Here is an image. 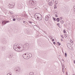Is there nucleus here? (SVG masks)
I'll use <instances>...</instances> for the list:
<instances>
[{"label": "nucleus", "mask_w": 75, "mask_h": 75, "mask_svg": "<svg viewBox=\"0 0 75 75\" xmlns=\"http://www.w3.org/2000/svg\"><path fill=\"white\" fill-rule=\"evenodd\" d=\"M17 47H16V49H18V50H19V51H23V50H24V47L21 46V45L19 44L18 45H16Z\"/></svg>", "instance_id": "obj_1"}, {"label": "nucleus", "mask_w": 75, "mask_h": 75, "mask_svg": "<svg viewBox=\"0 0 75 75\" xmlns=\"http://www.w3.org/2000/svg\"><path fill=\"white\" fill-rule=\"evenodd\" d=\"M29 4H30V5L34 6V5H35V1H29Z\"/></svg>", "instance_id": "obj_2"}, {"label": "nucleus", "mask_w": 75, "mask_h": 75, "mask_svg": "<svg viewBox=\"0 0 75 75\" xmlns=\"http://www.w3.org/2000/svg\"><path fill=\"white\" fill-rule=\"evenodd\" d=\"M9 21H3L2 22L3 25H5V24H6V23H9Z\"/></svg>", "instance_id": "obj_3"}, {"label": "nucleus", "mask_w": 75, "mask_h": 75, "mask_svg": "<svg viewBox=\"0 0 75 75\" xmlns=\"http://www.w3.org/2000/svg\"><path fill=\"white\" fill-rule=\"evenodd\" d=\"M27 55V54L26 53H25V54H23V57L24 58V59H27L26 58H28V56H27H27H26V55Z\"/></svg>", "instance_id": "obj_4"}, {"label": "nucleus", "mask_w": 75, "mask_h": 75, "mask_svg": "<svg viewBox=\"0 0 75 75\" xmlns=\"http://www.w3.org/2000/svg\"><path fill=\"white\" fill-rule=\"evenodd\" d=\"M20 68L19 67H18L16 70V73H18V72L20 71Z\"/></svg>", "instance_id": "obj_5"}, {"label": "nucleus", "mask_w": 75, "mask_h": 75, "mask_svg": "<svg viewBox=\"0 0 75 75\" xmlns=\"http://www.w3.org/2000/svg\"><path fill=\"white\" fill-rule=\"evenodd\" d=\"M37 18L38 20H42V17L41 18L39 16H37Z\"/></svg>", "instance_id": "obj_6"}, {"label": "nucleus", "mask_w": 75, "mask_h": 75, "mask_svg": "<svg viewBox=\"0 0 75 75\" xmlns=\"http://www.w3.org/2000/svg\"><path fill=\"white\" fill-rule=\"evenodd\" d=\"M36 16H37V17H38L39 16V15H40V16H42V15L41 14L39 13H35V15Z\"/></svg>", "instance_id": "obj_7"}, {"label": "nucleus", "mask_w": 75, "mask_h": 75, "mask_svg": "<svg viewBox=\"0 0 75 75\" xmlns=\"http://www.w3.org/2000/svg\"><path fill=\"white\" fill-rule=\"evenodd\" d=\"M38 27V26L37 25H35L33 26V28L34 29H37Z\"/></svg>", "instance_id": "obj_8"}, {"label": "nucleus", "mask_w": 75, "mask_h": 75, "mask_svg": "<svg viewBox=\"0 0 75 75\" xmlns=\"http://www.w3.org/2000/svg\"><path fill=\"white\" fill-rule=\"evenodd\" d=\"M67 45L68 48H70L71 47V44H70V43H67Z\"/></svg>", "instance_id": "obj_9"}, {"label": "nucleus", "mask_w": 75, "mask_h": 75, "mask_svg": "<svg viewBox=\"0 0 75 75\" xmlns=\"http://www.w3.org/2000/svg\"><path fill=\"white\" fill-rule=\"evenodd\" d=\"M19 45V44H17V45H16V44H14V45H13V47H15V49H17L16 48H17V46H16V45Z\"/></svg>", "instance_id": "obj_10"}, {"label": "nucleus", "mask_w": 75, "mask_h": 75, "mask_svg": "<svg viewBox=\"0 0 75 75\" xmlns=\"http://www.w3.org/2000/svg\"><path fill=\"white\" fill-rule=\"evenodd\" d=\"M1 50H2L3 51H4V50H5V48L4 47H1Z\"/></svg>", "instance_id": "obj_11"}, {"label": "nucleus", "mask_w": 75, "mask_h": 75, "mask_svg": "<svg viewBox=\"0 0 75 75\" xmlns=\"http://www.w3.org/2000/svg\"><path fill=\"white\" fill-rule=\"evenodd\" d=\"M60 19H59V18H57V19L56 20V21H57V22H59V21Z\"/></svg>", "instance_id": "obj_12"}, {"label": "nucleus", "mask_w": 75, "mask_h": 75, "mask_svg": "<svg viewBox=\"0 0 75 75\" xmlns=\"http://www.w3.org/2000/svg\"><path fill=\"white\" fill-rule=\"evenodd\" d=\"M49 5H50V6H52V2H49Z\"/></svg>", "instance_id": "obj_13"}, {"label": "nucleus", "mask_w": 75, "mask_h": 75, "mask_svg": "<svg viewBox=\"0 0 75 75\" xmlns=\"http://www.w3.org/2000/svg\"><path fill=\"white\" fill-rule=\"evenodd\" d=\"M29 57H30V58H31V57H32V54L30 53H29Z\"/></svg>", "instance_id": "obj_14"}, {"label": "nucleus", "mask_w": 75, "mask_h": 75, "mask_svg": "<svg viewBox=\"0 0 75 75\" xmlns=\"http://www.w3.org/2000/svg\"><path fill=\"white\" fill-rule=\"evenodd\" d=\"M29 48V46H25V49L26 50H28V49Z\"/></svg>", "instance_id": "obj_15"}, {"label": "nucleus", "mask_w": 75, "mask_h": 75, "mask_svg": "<svg viewBox=\"0 0 75 75\" xmlns=\"http://www.w3.org/2000/svg\"><path fill=\"white\" fill-rule=\"evenodd\" d=\"M45 20L46 21H47V20H48V18L47 17V16H46V17L45 18Z\"/></svg>", "instance_id": "obj_16"}, {"label": "nucleus", "mask_w": 75, "mask_h": 75, "mask_svg": "<svg viewBox=\"0 0 75 75\" xmlns=\"http://www.w3.org/2000/svg\"><path fill=\"white\" fill-rule=\"evenodd\" d=\"M4 39H3L2 40H1V42H2V43L3 44H4Z\"/></svg>", "instance_id": "obj_17"}, {"label": "nucleus", "mask_w": 75, "mask_h": 75, "mask_svg": "<svg viewBox=\"0 0 75 75\" xmlns=\"http://www.w3.org/2000/svg\"><path fill=\"white\" fill-rule=\"evenodd\" d=\"M57 43H58V45H59H59H61V43H59V42H57Z\"/></svg>", "instance_id": "obj_18"}, {"label": "nucleus", "mask_w": 75, "mask_h": 75, "mask_svg": "<svg viewBox=\"0 0 75 75\" xmlns=\"http://www.w3.org/2000/svg\"><path fill=\"white\" fill-rule=\"evenodd\" d=\"M64 21H60V23H62V24H63V23H64Z\"/></svg>", "instance_id": "obj_19"}, {"label": "nucleus", "mask_w": 75, "mask_h": 75, "mask_svg": "<svg viewBox=\"0 0 75 75\" xmlns=\"http://www.w3.org/2000/svg\"><path fill=\"white\" fill-rule=\"evenodd\" d=\"M62 71L63 72V73L64 72V67H63V66H62Z\"/></svg>", "instance_id": "obj_20"}, {"label": "nucleus", "mask_w": 75, "mask_h": 75, "mask_svg": "<svg viewBox=\"0 0 75 75\" xmlns=\"http://www.w3.org/2000/svg\"><path fill=\"white\" fill-rule=\"evenodd\" d=\"M65 57H67V53H65Z\"/></svg>", "instance_id": "obj_21"}, {"label": "nucleus", "mask_w": 75, "mask_h": 75, "mask_svg": "<svg viewBox=\"0 0 75 75\" xmlns=\"http://www.w3.org/2000/svg\"><path fill=\"white\" fill-rule=\"evenodd\" d=\"M7 75H11V73H8Z\"/></svg>", "instance_id": "obj_22"}, {"label": "nucleus", "mask_w": 75, "mask_h": 75, "mask_svg": "<svg viewBox=\"0 0 75 75\" xmlns=\"http://www.w3.org/2000/svg\"><path fill=\"white\" fill-rule=\"evenodd\" d=\"M54 9H56L57 8V6H56L55 5H54Z\"/></svg>", "instance_id": "obj_23"}, {"label": "nucleus", "mask_w": 75, "mask_h": 75, "mask_svg": "<svg viewBox=\"0 0 75 75\" xmlns=\"http://www.w3.org/2000/svg\"><path fill=\"white\" fill-rule=\"evenodd\" d=\"M53 20H54V21H56V18H54V17H53Z\"/></svg>", "instance_id": "obj_24"}, {"label": "nucleus", "mask_w": 75, "mask_h": 75, "mask_svg": "<svg viewBox=\"0 0 75 75\" xmlns=\"http://www.w3.org/2000/svg\"><path fill=\"white\" fill-rule=\"evenodd\" d=\"M25 47H27V46H29V45H28V44H25Z\"/></svg>", "instance_id": "obj_25"}, {"label": "nucleus", "mask_w": 75, "mask_h": 75, "mask_svg": "<svg viewBox=\"0 0 75 75\" xmlns=\"http://www.w3.org/2000/svg\"><path fill=\"white\" fill-rule=\"evenodd\" d=\"M66 32V31L65 30H63V33H64V34H65Z\"/></svg>", "instance_id": "obj_26"}, {"label": "nucleus", "mask_w": 75, "mask_h": 75, "mask_svg": "<svg viewBox=\"0 0 75 75\" xmlns=\"http://www.w3.org/2000/svg\"><path fill=\"white\" fill-rule=\"evenodd\" d=\"M28 23H30V24H32V22L31 21H29Z\"/></svg>", "instance_id": "obj_27"}, {"label": "nucleus", "mask_w": 75, "mask_h": 75, "mask_svg": "<svg viewBox=\"0 0 75 75\" xmlns=\"http://www.w3.org/2000/svg\"><path fill=\"white\" fill-rule=\"evenodd\" d=\"M64 37H65L66 38H67V35H64Z\"/></svg>", "instance_id": "obj_28"}, {"label": "nucleus", "mask_w": 75, "mask_h": 75, "mask_svg": "<svg viewBox=\"0 0 75 75\" xmlns=\"http://www.w3.org/2000/svg\"><path fill=\"white\" fill-rule=\"evenodd\" d=\"M61 37H62V38H64V37H63V35H61Z\"/></svg>", "instance_id": "obj_29"}, {"label": "nucleus", "mask_w": 75, "mask_h": 75, "mask_svg": "<svg viewBox=\"0 0 75 75\" xmlns=\"http://www.w3.org/2000/svg\"><path fill=\"white\" fill-rule=\"evenodd\" d=\"M13 21H16V19L14 18H13Z\"/></svg>", "instance_id": "obj_30"}, {"label": "nucleus", "mask_w": 75, "mask_h": 75, "mask_svg": "<svg viewBox=\"0 0 75 75\" xmlns=\"http://www.w3.org/2000/svg\"><path fill=\"white\" fill-rule=\"evenodd\" d=\"M62 17H60V20H62Z\"/></svg>", "instance_id": "obj_31"}, {"label": "nucleus", "mask_w": 75, "mask_h": 75, "mask_svg": "<svg viewBox=\"0 0 75 75\" xmlns=\"http://www.w3.org/2000/svg\"><path fill=\"white\" fill-rule=\"evenodd\" d=\"M74 10H75V5H74Z\"/></svg>", "instance_id": "obj_32"}, {"label": "nucleus", "mask_w": 75, "mask_h": 75, "mask_svg": "<svg viewBox=\"0 0 75 75\" xmlns=\"http://www.w3.org/2000/svg\"><path fill=\"white\" fill-rule=\"evenodd\" d=\"M55 16H56V17H58V16H57V14L55 15Z\"/></svg>", "instance_id": "obj_33"}, {"label": "nucleus", "mask_w": 75, "mask_h": 75, "mask_svg": "<svg viewBox=\"0 0 75 75\" xmlns=\"http://www.w3.org/2000/svg\"><path fill=\"white\" fill-rule=\"evenodd\" d=\"M35 17H37L36 15H35V14L34 15Z\"/></svg>", "instance_id": "obj_34"}, {"label": "nucleus", "mask_w": 75, "mask_h": 75, "mask_svg": "<svg viewBox=\"0 0 75 75\" xmlns=\"http://www.w3.org/2000/svg\"><path fill=\"white\" fill-rule=\"evenodd\" d=\"M46 17H47V18H48V19L49 18V17H49V16H46Z\"/></svg>", "instance_id": "obj_35"}, {"label": "nucleus", "mask_w": 75, "mask_h": 75, "mask_svg": "<svg viewBox=\"0 0 75 75\" xmlns=\"http://www.w3.org/2000/svg\"><path fill=\"white\" fill-rule=\"evenodd\" d=\"M57 25H59V23H58L57 24Z\"/></svg>", "instance_id": "obj_36"}, {"label": "nucleus", "mask_w": 75, "mask_h": 75, "mask_svg": "<svg viewBox=\"0 0 75 75\" xmlns=\"http://www.w3.org/2000/svg\"><path fill=\"white\" fill-rule=\"evenodd\" d=\"M54 39H53L52 40V42H54Z\"/></svg>", "instance_id": "obj_37"}, {"label": "nucleus", "mask_w": 75, "mask_h": 75, "mask_svg": "<svg viewBox=\"0 0 75 75\" xmlns=\"http://www.w3.org/2000/svg\"><path fill=\"white\" fill-rule=\"evenodd\" d=\"M53 43L54 44V45H55V42H53Z\"/></svg>", "instance_id": "obj_38"}, {"label": "nucleus", "mask_w": 75, "mask_h": 75, "mask_svg": "<svg viewBox=\"0 0 75 75\" xmlns=\"http://www.w3.org/2000/svg\"><path fill=\"white\" fill-rule=\"evenodd\" d=\"M12 17H13V18H14V15H12Z\"/></svg>", "instance_id": "obj_39"}, {"label": "nucleus", "mask_w": 75, "mask_h": 75, "mask_svg": "<svg viewBox=\"0 0 75 75\" xmlns=\"http://www.w3.org/2000/svg\"><path fill=\"white\" fill-rule=\"evenodd\" d=\"M10 57H13V55L12 54L11 55L10 54Z\"/></svg>", "instance_id": "obj_40"}, {"label": "nucleus", "mask_w": 75, "mask_h": 75, "mask_svg": "<svg viewBox=\"0 0 75 75\" xmlns=\"http://www.w3.org/2000/svg\"><path fill=\"white\" fill-rule=\"evenodd\" d=\"M29 75H33V74H31V73H30Z\"/></svg>", "instance_id": "obj_41"}, {"label": "nucleus", "mask_w": 75, "mask_h": 75, "mask_svg": "<svg viewBox=\"0 0 75 75\" xmlns=\"http://www.w3.org/2000/svg\"><path fill=\"white\" fill-rule=\"evenodd\" d=\"M61 41H63V40H62V39H61Z\"/></svg>", "instance_id": "obj_42"}, {"label": "nucleus", "mask_w": 75, "mask_h": 75, "mask_svg": "<svg viewBox=\"0 0 75 75\" xmlns=\"http://www.w3.org/2000/svg\"><path fill=\"white\" fill-rule=\"evenodd\" d=\"M10 13H11V14H13V13L10 12Z\"/></svg>", "instance_id": "obj_43"}, {"label": "nucleus", "mask_w": 75, "mask_h": 75, "mask_svg": "<svg viewBox=\"0 0 75 75\" xmlns=\"http://www.w3.org/2000/svg\"><path fill=\"white\" fill-rule=\"evenodd\" d=\"M66 74V75H68V72H67Z\"/></svg>", "instance_id": "obj_44"}, {"label": "nucleus", "mask_w": 75, "mask_h": 75, "mask_svg": "<svg viewBox=\"0 0 75 75\" xmlns=\"http://www.w3.org/2000/svg\"><path fill=\"white\" fill-rule=\"evenodd\" d=\"M74 63L75 64V60H74Z\"/></svg>", "instance_id": "obj_45"}, {"label": "nucleus", "mask_w": 75, "mask_h": 75, "mask_svg": "<svg viewBox=\"0 0 75 75\" xmlns=\"http://www.w3.org/2000/svg\"><path fill=\"white\" fill-rule=\"evenodd\" d=\"M58 26L60 28V26L59 25H58Z\"/></svg>", "instance_id": "obj_46"}, {"label": "nucleus", "mask_w": 75, "mask_h": 75, "mask_svg": "<svg viewBox=\"0 0 75 75\" xmlns=\"http://www.w3.org/2000/svg\"><path fill=\"white\" fill-rule=\"evenodd\" d=\"M23 23L24 24H25V21H23Z\"/></svg>", "instance_id": "obj_47"}, {"label": "nucleus", "mask_w": 75, "mask_h": 75, "mask_svg": "<svg viewBox=\"0 0 75 75\" xmlns=\"http://www.w3.org/2000/svg\"><path fill=\"white\" fill-rule=\"evenodd\" d=\"M62 60L63 61H64V59H62Z\"/></svg>", "instance_id": "obj_48"}, {"label": "nucleus", "mask_w": 75, "mask_h": 75, "mask_svg": "<svg viewBox=\"0 0 75 75\" xmlns=\"http://www.w3.org/2000/svg\"><path fill=\"white\" fill-rule=\"evenodd\" d=\"M27 57H30L29 56V55H28V56H27Z\"/></svg>", "instance_id": "obj_49"}, {"label": "nucleus", "mask_w": 75, "mask_h": 75, "mask_svg": "<svg viewBox=\"0 0 75 75\" xmlns=\"http://www.w3.org/2000/svg\"><path fill=\"white\" fill-rule=\"evenodd\" d=\"M56 4H58L57 3H56Z\"/></svg>", "instance_id": "obj_50"}, {"label": "nucleus", "mask_w": 75, "mask_h": 75, "mask_svg": "<svg viewBox=\"0 0 75 75\" xmlns=\"http://www.w3.org/2000/svg\"><path fill=\"white\" fill-rule=\"evenodd\" d=\"M51 39H52V38H51Z\"/></svg>", "instance_id": "obj_51"}, {"label": "nucleus", "mask_w": 75, "mask_h": 75, "mask_svg": "<svg viewBox=\"0 0 75 75\" xmlns=\"http://www.w3.org/2000/svg\"><path fill=\"white\" fill-rule=\"evenodd\" d=\"M35 9H37V8H35Z\"/></svg>", "instance_id": "obj_52"}]
</instances>
